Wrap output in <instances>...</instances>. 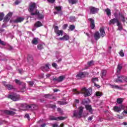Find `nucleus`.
Returning a JSON list of instances; mask_svg holds the SVG:
<instances>
[{"label":"nucleus","instance_id":"obj_15","mask_svg":"<svg viewBox=\"0 0 127 127\" xmlns=\"http://www.w3.org/2000/svg\"><path fill=\"white\" fill-rule=\"evenodd\" d=\"M65 79V76L61 75L59 78H54V81H57L58 82H62Z\"/></svg>","mask_w":127,"mask_h":127},{"label":"nucleus","instance_id":"obj_9","mask_svg":"<svg viewBox=\"0 0 127 127\" xmlns=\"http://www.w3.org/2000/svg\"><path fill=\"white\" fill-rule=\"evenodd\" d=\"M7 98L8 99H10L12 101H19L20 100V97L19 96H7Z\"/></svg>","mask_w":127,"mask_h":127},{"label":"nucleus","instance_id":"obj_2","mask_svg":"<svg viewBox=\"0 0 127 127\" xmlns=\"http://www.w3.org/2000/svg\"><path fill=\"white\" fill-rule=\"evenodd\" d=\"M72 91L74 95L83 94L84 96H91L92 95V88H91L87 89L86 87H83L81 91H78L76 89H74Z\"/></svg>","mask_w":127,"mask_h":127},{"label":"nucleus","instance_id":"obj_18","mask_svg":"<svg viewBox=\"0 0 127 127\" xmlns=\"http://www.w3.org/2000/svg\"><path fill=\"white\" fill-rule=\"evenodd\" d=\"M38 107L35 104H31L29 105V110L33 111L34 110H37Z\"/></svg>","mask_w":127,"mask_h":127},{"label":"nucleus","instance_id":"obj_34","mask_svg":"<svg viewBox=\"0 0 127 127\" xmlns=\"http://www.w3.org/2000/svg\"><path fill=\"white\" fill-rule=\"evenodd\" d=\"M105 11L108 16H110V15H111V9H110L109 8H107L105 10Z\"/></svg>","mask_w":127,"mask_h":127},{"label":"nucleus","instance_id":"obj_58","mask_svg":"<svg viewBox=\"0 0 127 127\" xmlns=\"http://www.w3.org/2000/svg\"><path fill=\"white\" fill-rule=\"evenodd\" d=\"M93 116L89 117L88 118V121H92L93 120Z\"/></svg>","mask_w":127,"mask_h":127},{"label":"nucleus","instance_id":"obj_40","mask_svg":"<svg viewBox=\"0 0 127 127\" xmlns=\"http://www.w3.org/2000/svg\"><path fill=\"white\" fill-rule=\"evenodd\" d=\"M119 54H120V56H121V57H124V56H125V54L124 53V51H123V50H122L120 52Z\"/></svg>","mask_w":127,"mask_h":127},{"label":"nucleus","instance_id":"obj_11","mask_svg":"<svg viewBox=\"0 0 127 127\" xmlns=\"http://www.w3.org/2000/svg\"><path fill=\"white\" fill-rule=\"evenodd\" d=\"M89 9L90 10V13L92 14H95L99 11V8H95L94 7H89Z\"/></svg>","mask_w":127,"mask_h":127},{"label":"nucleus","instance_id":"obj_12","mask_svg":"<svg viewBox=\"0 0 127 127\" xmlns=\"http://www.w3.org/2000/svg\"><path fill=\"white\" fill-rule=\"evenodd\" d=\"M69 39H70V37H69V35L67 34H65L63 37L59 38V40H64V41H67V40H69Z\"/></svg>","mask_w":127,"mask_h":127},{"label":"nucleus","instance_id":"obj_46","mask_svg":"<svg viewBox=\"0 0 127 127\" xmlns=\"http://www.w3.org/2000/svg\"><path fill=\"white\" fill-rule=\"evenodd\" d=\"M92 82H98V81H99V79H98V78L95 77V78H93L92 79Z\"/></svg>","mask_w":127,"mask_h":127},{"label":"nucleus","instance_id":"obj_64","mask_svg":"<svg viewBox=\"0 0 127 127\" xmlns=\"http://www.w3.org/2000/svg\"><path fill=\"white\" fill-rule=\"evenodd\" d=\"M60 127H64V124L63 123L61 124Z\"/></svg>","mask_w":127,"mask_h":127},{"label":"nucleus","instance_id":"obj_21","mask_svg":"<svg viewBox=\"0 0 127 127\" xmlns=\"http://www.w3.org/2000/svg\"><path fill=\"white\" fill-rule=\"evenodd\" d=\"M100 36L104 37L106 35V32H105V29L104 27H101L100 28Z\"/></svg>","mask_w":127,"mask_h":127},{"label":"nucleus","instance_id":"obj_13","mask_svg":"<svg viewBox=\"0 0 127 127\" xmlns=\"http://www.w3.org/2000/svg\"><path fill=\"white\" fill-rule=\"evenodd\" d=\"M11 16H12V12H9L5 17L4 19V21L5 22H7L8 20H9V18H10Z\"/></svg>","mask_w":127,"mask_h":127},{"label":"nucleus","instance_id":"obj_36","mask_svg":"<svg viewBox=\"0 0 127 127\" xmlns=\"http://www.w3.org/2000/svg\"><path fill=\"white\" fill-rule=\"evenodd\" d=\"M61 6H56L55 7V9L58 11V12H61V9H62Z\"/></svg>","mask_w":127,"mask_h":127},{"label":"nucleus","instance_id":"obj_60","mask_svg":"<svg viewBox=\"0 0 127 127\" xmlns=\"http://www.w3.org/2000/svg\"><path fill=\"white\" fill-rule=\"evenodd\" d=\"M18 72L20 74H22V69H18Z\"/></svg>","mask_w":127,"mask_h":127},{"label":"nucleus","instance_id":"obj_37","mask_svg":"<svg viewBox=\"0 0 127 127\" xmlns=\"http://www.w3.org/2000/svg\"><path fill=\"white\" fill-rule=\"evenodd\" d=\"M69 28L71 31H73L74 29H75V25H71L69 26Z\"/></svg>","mask_w":127,"mask_h":127},{"label":"nucleus","instance_id":"obj_26","mask_svg":"<svg viewBox=\"0 0 127 127\" xmlns=\"http://www.w3.org/2000/svg\"><path fill=\"white\" fill-rule=\"evenodd\" d=\"M32 44H34L35 45H37V44H38V38H34L32 41Z\"/></svg>","mask_w":127,"mask_h":127},{"label":"nucleus","instance_id":"obj_32","mask_svg":"<svg viewBox=\"0 0 127 127\" xmlns=\"http://www.w3.org/2000/svg\"><path fill=\"white\" fill-rule=\"evenodd\" d=\"M122 68H123V66H122L121 64H118V67H117V73H120V72H121V70H122Z\"/></svg>","mask_w":127,"mask_h":127},{"label":"nucleus","instance_id":"obj_56","mask_svg":"<svg viewBox=\"0 0 127 127\" xmlns=\"http://www.w3.org/2000/svg\"><path fill=\"white\" fill-rule=\"evenodd\" d=\"M46 127V124L45 123H44L40 125V127Z\"/></svg>","mask_w":127,"mask_h":127},{"label":"nucleus","instance_id":"obj_22","mask_svg":"<svg viewBox=\"0 0 127 127\" xmlns=\"http://www.w3.org/2000/svg\"><path fill=\"white\" fill-rule=\"evenodd\" d=\"M94 37L96 40L100 39V38H101V35L100 34V33H99V32H95V33L94 34Z\"/></svg>","mask_w":127,"mask_h":127},{"label":"nucleus","instance_id":"obj_3","mask_svg":"<svg viewBox=\"0 0 127 127\" xmlns=\"http://www.w3.org/2000/svg\"><path fill=\"white\" fill-rule=\"evenodd\" d=\"M29 11L31 13V15H35L39 13V11L36 9V4L34 2H31L29 6ZM34 11L35 12H32Z\"/></svg>","mask_w":127,"mask_h":127},{"label":"nucleus","instance_id":"obj_63","mask_svg":"<svg viewBox=\"0 0 127 127\" xmlns=\"http://www.w3.org/2000/svg\"><path fill=\"white\" fill-rule=\"evenodd\" d=\"M58 111L60 113H61V108H58Z\"/></svg>","mask_w":127,"mask_h":127},{"label":"nucleus","instance_id":"obj_51","mask_svg":"<svg viewBox=\"0 0 127 127\" xmlns=\"http://www.w3.org/2000/svg\"><path fill=\"white\" fill-rule=\"evenodd\" d=\"M0 44H1V45H5V43L3 41H2L0 39Z\"/></svg>","mask_w":127,"mask_h":127},{"label":"nucleus","instance_id":"obj_25","mask_svg":"<svg viewBox=\"0 0 127 127\" xmlns=\"http://www.w3.org/2000/svg\"><path fill=\"white\" fill-rule=\"evenodd\" d=\"M24 20V18L22 17H18L16 20H14V22H16V23H18V22H21V21H23Z\"/></svg>","mask_w":127,"mask_h":127},{"label":"nucleus","instance_id":"obj_19","mask_svg":"<svg viewBox=\"0 0 127 127\" xmlns=\"http://www.w3.org/2000/svg\"><path fill=\"white\" fill-rule=\"evenodd\" d=\"M4 114H5V115H11V116H13V115H15V112L9 110H4Z\"/></svg>","mask_w":127,"mask_h":127},{"label":"nucleus","instance_id":"obj_27","mask_svg":"<svg viewBox=\"0 0 127 127\" xmlns=\"http://www.w3.org/2000/svg\"><path fill=\"white\" fill-rule=\"evenodd\" d=\"M35 27H40V26H42V23L40 21H37L35 24Z\"/></svg>","mask_w":127,"mask_h":127},{"label":"nucleus","instance_id":"obj_54","mask_svg":"<svg viewBox=\"0 0 127 127\" xmlns=\"http://www.w3.org/2000/svg\"><path fill=\"white\" fill-rule=\"evenodd\" d=\"M48 1L49 2H51V3H53L55 1V0H48Z\"/></svg>","mask_w":127,"mask_h":127},{"label":"nucleus","instance_id":"obj_29","mask_svg":"<svg viewBox=\"0 0 127 127\" xmlns=\"http://www.w3.org/2000/svg\"><path fill=\"white\" fill-rule=\"evenodd\" d=\"M69 3L75 4L78 2V0H68Z\"/></svg>","mask_w":127,"mask_h":127},{"label":"nucleus","instance_id":"obj_43","mask_svg":"<svg viewBox=\"0 0 127 127\" xmlns=\"http://www.w3.org/2000/svg\"><path fill=\"white\" fill-rule=\"evenodd\" d=\"M122 115L123 116H125V114H126V115H127V106H126V110H124V111L122 113Z\"/></svg>","mask_w":127,"mask_h":127},{"label":"nucleus","instance_id":"obj_23","mask_svg":"<svg viewBox=\"0 0 127 127\" xmlns=\"http://www.w3.org/2000/svg\"><path fill=\"white\" fill-rule=\"evenodd\" d=\"M111 86L112 88H113L114 89H117L118 90H122L123 87L122 86H119L117 85H111Z\"/></svg>","mask_w":127,"mask_h":127},{"label":"nucleus","instance_id":"obj_6","mask_svg":"<svg viewBox=\"0 0 127 127\" xmlns=\"http://www.w3.org/2000/svg\"><path fill=\"white\" fill-rule=\"evenodd\" d=\"M55 32L58 36H63L64 33L63 30H59V27L57 26L55 27Z\"/></svg>","mask_w":127,"mask_h":127},{"label":"nucleus","instance_id":"obj_38","mask_svg":"<svg viewBox=\"0 0 127 127\" xmlns=\"http://www.w3.org/2000/svg\"><path fill=\"white\" fill-rule=\"evenodd\" d=\"M3 16H4V14L3 12L0 13V21L3 19Z\"/></svg>","mask_w":127,"mask_h":127},{"label":"nucleus","instance_id":"obj_47","mask_svg":"<svg viewBox=\"0 0 127 127\" xmlns=\"http://www.w3.org/2000/svg\"><path fill=\"white\" fill-rule=\"evenodd\" d=\"M75 17H70V21H71V22H73V21H75Z\"/></svg>","mask_w":127,"mask_h":127},{"label":"nucleus","instance_id":"obj_4","mask_svg":"<svg viewBox=\"0 0 127 127\" xmlns=\"http://www.w3.org/2000/svg\"><path fill=\"white\" fill-rule=\"evenodd\" d=\"M84 111V107L80 106L78 108V111L75 110L73 111V117L75 118H80L82 117L83 111Z\"/></svg>","mask_w":127,"mask_h":127},{"label":"nucleus","instance_id":"obj_35","mask_svg":"<svg viewBox=\"0 0 127 127\" xmlns=\"http://www.w3.org/2000/svg\"><path fill=\"white\" fill-rule=\"evenodd\" d=\"M35 15H38L39 19H42L43 17H44V16L41 14H40L38 13V14H35Z\"/></svg>","mask_w":127,"mask_h":127},{"label":"nucleus","instance_id":"obj_16","mask_svg":"<svg viewBox=\"0 0 127 127\" xmlns=\"http://www.w3.org/2000/svg\"><path fill=\"white\" fill-rule=\"evenodd\" d=\"M49 64H46L45 66H43L41 67V69L43 72H46V71H49Z\"/></svg>","mask_w":127,"mask_h":127},{"label":"nucleus","instance_id":"obj_55","mask_svg":"<svg viewBox=\"0 0 127 127\" xmlns=\"http://www.w3.org/2000/svg\"><path fill=\"white\" fill-rule=\"evenodd\" d=\"M25 118H26V119H28V120H29V115L28 114H26L25 115Z\"/></svg>","mask_w":127,"mask_h":127},{"label":"nucleus","instance_id":"obj_57","mask_svg":"<svg viewBox=\"0 0 127 127\" xmlns=\"http://www.w3.org/2000/svg\"><path fill=\"white\" fill-rule=\"evenodd\" d=\"M118 118H119L120 120H123V119H124L123 116H121L120 115H118Z\"/></svg>","mask_w":127,"mask_h":127},{"label":"nucleus","instance_id":"obj_20","mask_svg":"<svg viewBox=\"0 0 127 127\" xmlns=\"http://www.w3.org/2000/svg\"><path fill=\"white\" fill-rule=\"evenodd\" d=\"M85 109L87 111H88L91 114H93V109H92V106L90 105H85Z\"/></svg>","mask_w":127,"mask_h":127},{"label":"nucleus","instance_id":"obj_52","mask_svg":"<svg viewBox=\"0 0 127 127\" xmlns=\"http://www.w3.org/2000/svg\"><path fill=\"white\" fill-rule=\"evenodd\" d=\"M4 124V121L0 119V125Z\"/></svg>","mask_w":127,"mask_h":127},{"label":"nucleus","instance_id":"obj_44","mask_svg":"<svg viewBox=\"0 0 127 127\" xmlns=\"http://www.w3.org/2000/svg\"><path fill=\"white\" fill-rule=\"evenodd\" d=\"M52 65L54 67V68H55L56 69L58 67V65H57V64L55 63H53Z\"/></svg>","mask_w":127,"mask_h":127},{"label":"nucleus","instance_id":"obj_45","mask_svg":"<svg viewBox=\"0 0 127 127\" xmlns=\"http://www.w3.org/2000/svg\"><path fill=\"white\" fill-rule=\"evenodd\" d=\"M94 65V62L93 61H91L88 63V66H93Z\"/></svg>","mask_w":127,"mask_h":127},{"label":"nucleus","instance_id":"obj_39","mask_svg":"<svg viewBox=\"0 0 127 127\" xmlns=\"http://www.w3.org/2000/svg\"><path fill=\"white\" fill-rule=\"evenodd\" d=\"M103 95H104L103 94V93H102L100 91L96 92V94H95L96 96H103Z\"/></svg>","mask_w":127,"mask_h":127},{"label":"nucleus","instance_id":"obj_14","mask_svg":"<svg viewBox=\"0 0 127 127\" xmlns=\"http://www.w3.org/2000/svg\"><path fill=\"white\" fill-rule=\"evenodd\" d=\"M3 84L8 90H12V89H14L13 86L10 84H7L5 81L3 82Z\"/></svg>","mask_w":127,"mask_h":127},{"label":"nucleus","instance_id":"obj_62","mask_svg":"<svg viewBox=\"0 0 127 127\" xmlns=\"http://www.w3.org/2000/svg\"><path fill=\"white\" fill-rule=\"evenodd\" d=\"M122 125H124V126H127V122H123L122 123Z\"/></svg>","mask_w":127,"mask_h":127},{"label":"nucleus","instance_id":"obj_17","mask_svg":"<svg viewBox=\"0 0 127 127\" xmlns=\"http://www.w3.org/2000/svg\"><path fill=\"white\" fill-rule=\"evenodd\" d=\"M86 75L85 72H80L76 75V78L77 79H82V78H84Z\"/></svg>","mask_w":127,"mask_h":127},{"label":"nucleus","instance_id":"obj_28","mask_svg":"<svg viewBox=\"0 0 127 127\" xmlns=\"http://www.w3.org/2000/svg\"><path fill=\"white\" fill-rule=\"evenodd\" d=\"M106 74H107V70H102L101 71V77L103 79H104V77H105V76H106Z\"/></svg>","mask_w":127,"mask_h":127},{"label":"nucleus","instance_id":"obj_7","mask_svg":"<svg viewBox=\"0 0 127 127\" xmlns=\"http://www.w3.org/2000/svg\"><path fill=\"white\" fill-rule=\"evenodd\" d=\"M65 119H66V117H55L54 116H51L50 117V120L51 121H64V120H65Z\"/></svg>","mask_w":127,"mask_h":127},{"label":"nucleus","instance_id":"obj_61","mask_svg":"<svg viewBox=\"0 0 127 127\" xmlns=\"http://www.w3.org/2000/svg\"><path fill=\"white\" fill-rule=\"evenodd\" d=\"M56 61V62H58V63L61 62V61H62V59H60L58 61Z\"/></svg>","mask_w":127,"mask_h":127},{"label":"nucleus","instance_id":"obj_24","mask_svg":"<svg viewBox=\"0 0 127 127\" xmlns=\"http://www.w3.org/2000/svg\"><path fill=\"white\" fill-rule=\"evenodd\" d=\"M90 21L91 22V27L92 29L95 28V21L93 19H89Z\"/></svg>","mask_w":127,"mask_h":127},{"label":"nucleus","instance_id":"obj_41","mask_svg":"<svg viewBox=\"0 0 127 127\" xmlns=\"http://www.w3.org/2000/svg\"><path fill=\"white\" fill-rule=\"evenodd\" d=\"M58 104L59 105H66V102L64 100V101H59Z\"/></svg>","mask_w":127,"mask_h":127},{"label":"nucleus","instance_id":"obj_33","mask_svg":"<svg viewBox=\"0 0 127 127\" xmlns=\"http://www.w3.org/2000/svg\"><path fill=\"white\" fill-rule=\"evenodd\" d=\"M117 103L118 104H121L124 102V99L123 98H118L117 99Z\"/></svg>","mask_w":127,"mask_h":127},{"label":"nucleus","instance_id":"obj_48","mask_svg":"<svg viewBox=\"0 0 127 127\" xmlns=\"http://www.w3.org/2000/svg\"><path fill=\"white\" fill-rule=\"evenodd\" d=\"M21 2V0H16L15 1V4H18Z\"/></svg>","mask_w":127,"mask_h":127},{"label":"nucleus","instance_id":"obj_31","mask_svg":"<svg viewBox=\"0 0 127 127\" xmlns=\"http://www.w3.org/2000/svg\"><path fill=\"white\" fill-rule=\"evenodd\" d=\"M44 44H39L37 46V48L39 50H41L43 48H44Z\"/></svg>","mask_w":127,"mask_h":127},{"label":"nucleus","instance_id":"obj_8","mask_svg":"<svg viewBox=\"0 0 127 127\" xmlns=\"http://www.w3.org/2000/svg\"><path fill=\"white\" fill-rule=\"evenodd\" d=\"M116 82H120V83L126 82L127 83V77L124 76H119L118 78L116 80Z\"/></svg>","mask_w":127,"mask_h":127},{"label":"nucleus","instance_id":"obj_53","mask_svg":"<svg viewBox=\"0 0 127 127\" xmlns=\"http://www.w3.org/2000/svg\"><path fill=\"white\" fill-rule=\"evenodd\" d=\"M29 84L30 86H33V84H34V83H33V81H29Z\"/></svg>","mask_w":127,"mask_h":127},{"label":"nucleus","instance_id":"obj_1","mask_svg":"<svg viewBox=\"0 0 127 127\" xmlns=\"http://www.w3.org/2000/svg\"><path fill=\"white\" fill-rule=\"evenodd\" d=\"M114 16L116 18H113L109 22V24L111 25V24H115V23H117V24L120 23V21L118 18H120L122 20L123 22H125L126 21V17L124 16V15L121 14L120 12H116L114 13Z\"/></svg>","mask_w":127,"mask_h":127},{"label":"nucleus","instance_id":"obj_50","mask_svg":"<svg viewBox=\"0 0 127 127\" xmlns=\"http://www.w3.org/2000/svg\"><path fill=\"white\" fill-rule=\"evenodd\" d=\"M68 27V25L67 24H65L63 26V29H66Z\"/></svg>","mask_w":127,"mask_h":127},{"label":"nucleus","instance_id":"obj_49","mask_svg":"<svg viewBox=\"0 0 127 127\" xmlns=\"http://www.w3.org/2000/svg\"><path fill=\"white\" fill-rule=\"evenodd\" d=\"M15 82L16 84H18V85H20V80L18 79H15Z\"/></svg>","mask_w":127,"mask_h":127},{"label":"nucleus","instance_id":"obj_42","mask_svg":"<svg viewBox=\"0 0 127 127\" xmlns=\"http://www.w3.org/2000/svg\"><path fill=\"white\" fill-rule=\"evenodd\" d=\"M52 127H60L59 125H58V123H54L52 124Z\"/></svg>","mask_w":127,"mask_h":127},{"label":"nucleus","instance_id":"obj_59","mask_svg":"<svg viewBox=\"0 0 127 127\" xmlns=\"http://www.w3.org/2000/svg\"><path fill=\"white\" fill-rule=\"evenodd\" d=\"M51 107L52 109H55V108H56V105H52Z\"/></svg>","mask_w":127,"mask_h":127},{"label":"nucleus","instance_id":"obj_5","mask_svg":"<svg viewBox=\"0 0 127 127\" xmlns=\"http://www.w3.org/2000/svg\"><path fill=\"white\" fill-rule=\"evenodd\" d=\"M127 106L124 105H121L119 106H114L113 108V110L116 113H120V112L122 111V110H124L125 111L126 110Z\"/></svg>","mask_w":127,"mask_h":127},{"label":"nucleus","instance_id":"obj_10","mask_svg":"<svg viewBox=\"0 0 127 127\" xmlns=\"http://www.w3.org/2000/svg\"><path fill=\"white\" fill-rule=\"evenodd\" d=\"M29 105L23 103L21 104L20 107V109L22 110V111H26V110H29Z\"/></svg>","mask_w":127,"mask_h":127},{"label":"nucleus","instance_id":"obj_30","mask_svg":"<svg viewBox=\"0 0 127 127\" xmlns=\"http://www.w3.org/2000/svg\"><path fill=\"white\" fill-rule=\"evenodd\" d=\"M117 26H118V30H123V25H122V23L119 22V23H118Z\"/></svg>","mask_w":127,"mask_h":127}]
</instances>
